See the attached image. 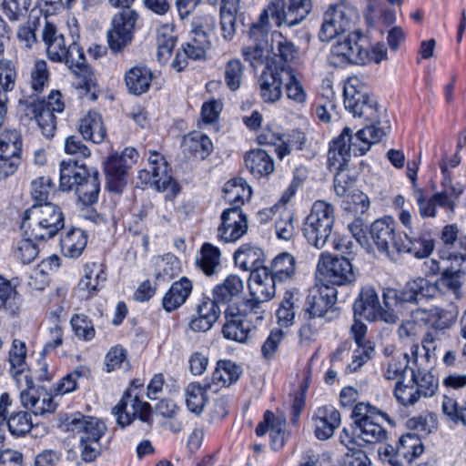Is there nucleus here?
<instances>
[{
  "label": "nucleus",
  "mask_w": 466,
  "mask_h": 466,
  "mask_svg": "<svg viewBox=\"0 0 466 466\" xmlns=\"http://www.w3.org/2000/svg\"><path fill=\"white\" fill-rule=\"evenodd\" d=\"M409 353H402L390 359L385 366L383 376L388 380H400L409 368Z\"/></svg>",
  "instance_id": "obj_56"
},
{
  "label": "nucleus",
  "mask_w": 466,
  "mask_h": 466,
  "mask_svg": "<svg viewBox=\"0 0 466 466\" xmlns=\"http://www.w3.org/2000/svg\"><path fill=\"white\" fill-rule=\"evenodd\" d=\"M410 382L415 384L420 397L428 398L433 396L439 385L435 376L429 371H422L420 369L415 370L413 368H410Z\"/></svg>",
  "instance_id": "obj_48"
},
{
  "label": "nucleus",
  "mask_w": 466,
  "mask_h": 466,
  "mask_svg": "<svg viewBox=\"0 0 466 466\" xmlns=\"http://www.w3.org/2000/svg\"><path fill=\"white\" fill-rule=\"evenodd\" d=\"M191 33L192 38L183 47L190 59H201L210 46L209 35L207 31L199 29H192Z\"/></svg>",
  "instance_id": "obj_47"
},
{
  "label": "nucleus",
  "mask_w": 466,
  "mask_h": 466,
  "mask_svg": "<svg viewBox=\"0 0 466 466\" xmlns=\"http://www.w3.org/2000/svg\"><path fill=\"white\" fill-rule=\"evenodd\" d=\"M220 219L221 224L218 228V235L226 243L236 242L248 232V217L238 207L225 209L220 216Z\"/></svg>",
  "instance_id": "obj_16"
},
{
  "label": "nucleus",
  "mask_w": 466,
  "mask_h": 466,
  "mask_svg": "<svg viewBox=\"0 0 466 466\" xmlns=\"http://www.w3.org/2000/svg\"><path fill=\"white\" fill-rule=\"evenodd\" d=\"M348 42H351L349 52V65H367L369 64V56L367 55V39L359 31H354L347 35Z\"/></svg>",
  "instance_id": "obj_46"
},
{
  "label": "nucleus",
  "mask_w": 466,
  "mask_h": 466,
  "mask_svg": "<svg viewBox=\"0 0 466 466\" xmlns=\"http://www.w3.org/2000/svg\"><path fill=\"white\" fill-rule=\"evenodd\" d=\"M42 38L48 59L55 63L65 64L81 79L80 87L91 93L92 100L96 99V78L92 68L86 62L83 48L75 40L66 43L65 36L58 33L56 26L48 21H46L42 30Z\"/></svg>",
  "instance_id": "obj_1"
},
{
  "label": "nucleus",
  "mask_w": 466,
  "mask_h": 466,
  "mask_svg": "<svg viewBox=\"0 0 466 466\" xmlns=\"http://www.w3.org/2000/svg\"><path fill=\"white\" fill-rule=\"evenodd\" d=\"M370 235L377 249L389 258L396 260L401 235L395 230L391 218L375 220L370 228Z\"/></svg>",
  "instance_id": "obj_14"
},
{
  "label": "nucleus",
  "mask_w": 466,
  "mask_h": 466,
  "mask_svg": "<svg viewBox=\"0 0 466 466\" xmlns=\"http://www.w3.org/2000/svg\"><path fill=\"white\" fill-rule=\"evenodd\" d=\"M351 417L355 424L354 436L367 443H376L386 439L387 431L380 425V420L392 424L387 413L363 402L355 405Z\"/></svg>",
  "instance_id": "obj_6"
},
{
  "label": "nucleus",
  "mask_w": 466,
  "mask_h": 466,
  "mask_svg": "<svg viewBox=\"0 0 466 466\" xmlns=\"http://www.w3.org/2000/svg\"><path fill=\"white\" fill-rule=\"evenodd\" d=\"M191 290L192 283L187 278L174 282L163 298L164 309L168 312L175 310L186 301Z\"/></svg>",
  "instance_id": "obj_36"
},
{
  "label": "nucleus",
  "mask_w": 466,
  "mask_h": 466,
  "mask_svg": "<svg viewBox=\"0 0 466 466\" xmlns=\"http://www.w3.org/2000/svg\"><path fill=\"white\" fill-rule=\"evenodd\" d=\"M244 289L242 279L237 275H229L213 289V299L218 303L228 304L238 298Z\"/></svg>",
  "instance_id": "obj_35"
},
{
  "label": "nucleus",
  "mask_w": 466,
  "mask_h": 466,
  "mask_svg": "<svg viewBox=\"0 0 466 466\" xmlns=\"http://www.w3.org/2000/svg\"><path fill=\"white\" fill-rule=\"evenodd\" d=\"M441 241L446 249L461 248L466 250V236L459 229L457 224H448L441 231Z\"/></svg>",
  "instance_id": "obj_54"
},
{
  "label": "nucleus",
  "mask_w": 466,
  "mask_h": 466,
  "mask_svg": "<svg viewBox=\"0 0 466 466\" xmlns=\"http://www.w3.org/2000/svg\"><path fill=\"white\" fill-rule=\"evenodd\" d=\"M334 221L333 206L326 201L317 200L303 226V235L309 244L319 249L324 248L331 234Z\"/></svg>",
  "instance_id": "obj_7"
},
{
  "label": "nucleus",
  "mask_w": 466,
  "mask_h": 466,
  "mask_svg": "<svg viewBox=\"0 0 466 466\" xmlns=\"http://www.w3.org/2000/svg\"><path fill=\"white\" fill-rule=\"evenodd\" d=\"M344 106L354 117L366 122L363 128L382 129L383 137L390 126L385 110L378 104L376 97L370 95L357 76L348 78L343 90Z\"/></svg>",
  "instance_id": "obj_2"
},
{
  "label": "nucleus",
  "mask_w": 466,
  "mask_h": 466,
  "mask_svg": "<svg viewBox=\"0 0 466 466\" xmlns=\"http://www.w3.org/2000/svg\"><path fill=\"white\" fill-rule=\"evenodd\" d=\"M179 264V260L170 254L157 258L156 265L158 268V271L155 275V285H159L161 281H168L177 275L180 268Z\"/></svg>",
  "instance_id": "obj_51"
},
{
  "label": "nucleus",
  "mask_w": 466,
  "mask_h": 466,
  "mask_svg": "<svg viewBox=\"0 0 466 466\" xmlns=\"http://www.w3.org/2000/svg\"><path fill=\"white\" fill-rule=\"evenodd\" d=\"M337 289L327 284H316L309 289L305 300V315L309 319L320 318L333 307Z\"/></svg>",
  "instance_id": "obj_17"
},
{
  "label": "nucleus",
  "mask_w": 466,
  "mask_h": 466,
  "mask_svg": "<svg viewBox=\"0 0 466 466\" xmlns=\"http://www.w3.org/2000/svg\"><path fill=\"white\" fill-rule=\"evenodd\" d=\"M53 192H55V184L49 177H40L31 183V194L35 203L47 202Z\"/></svg>",
  "instance_id": "obj_62"
},
{
  "label": "nucleus",
  "mask_w": 466,
  "mask_h": 466,
  "mask_svg": "<svg viewBox=\"0 0 466 466\" xmlns=\"http://www.w3.org/2000/svg\"><path fill=\"white\" fill-rule=\"evenodd\" d=\"M105 266L101 263H87L84 268V276L80 279L77 289L81 299H89L100 290L106 282Z\"/></svg>",
  "instance_id": "obj_22"
},
{
  "label": "nucleus",
  "mask_w": 466,
  "mask_h": 466,
  "mask_svg": "<svg viewBox=\"0 0 466 466\" xmlns=\"http://www.w3.org/2000/svg\"><path fill=\"white\" fill-rule=\"evenodd\" d=\"M21 306V299L16 289L8 280L0 277V309L15 313Z\"/></svg>",
  "instance_id": "obj_53"
},
{
  "label": "nucleus",
  "mask_w": 466,
  "mask_h": 466,
  "mask_svg": "<svg viewBox=\"0 0 466 466\" xmlns=\"http://www.w3.org/2000/svg\"><path fill=\"white\" fill-rule=\"evenodd\" d=\"M382 137V129L361 128L353 135L352 130L345 127L340 135L330 143L328 151L329 168L333 171L347 169L351 152L354 155H364Z\"/></svg>",
  "instance_id": "obj_3"
},
{
  "label": "nucleus",
  "mask_w": 466,
  "mask_h": 466,
  "mask_svg": "<svg viewBox=\"0 0 466 466\" xmlns=\"http://www.w3.org/2000/svg\"><path fill=\"white\" fill-rule=\"evenodd\" d=\"M284 80L285 73L282 72V66L265 67L258 79L259 96L263 102L273 104L281 98Z\"/></svg>",
  "instance_id": "obj_20"
},
{
  "label": "nucleus",
  "mask_w": 466,
  "mask_h": 466,
  "mask_svg": "<svg viewBox=\"0 0 466 466\" xmlns=\"http://www.w3.org/2000/svg\"><path fill=\"white\" fill-rule=\"evenodd\" d=\"M161 175L157 176V172H154V169H143L140 170L137 176V179L140 181L141 185L150 186L155 187L157 191H165L167 189L174 190L176 187V182L172 179L171 176H168V181H165L166 183H162Z\"/></svg>",
  "instance_id": "obj_59"
},
{
  "label": "nucleus",
  "mask_w": 466,
  "mask_h": 466,
  "mask_svg": "<svg viewBox=\"0 0 466 466\" xmlns=\"http://www.w3.org/2000/svg\"><path fill=\"white\" fill-rule=\"evenodd\" d=\"M88 170L84 165H78L77 161H66L60 163V188L64 191L74 189V187L85 180Z\"/></svg>",
  "instance_id": "obj_33"
},
{
  "label": "nucleus",
  "mask_w": 466,
  "mask_h": 466,
  "mask_svg": "<svg viewBox=\"0 0 466 466\" xmlns=\"http://www.w3.org/2000/svg\"><path fill=\"white\" fill-rule=\"evenodd\" d=\"M79 132L83 138L91 140L93 143L98 144L102 142L106 137V128L103 125L101 116L93 111L80 120Z\"/></svg>",
  "instance_id": "obj_38"
},
{
  "label": "nucleus",
  "mask_w": 466,
  "mask_h": 466,
  "mask_svg": "<svg viewBox=\"0 0 466 466\" xmlns=\"http://www.w3.org/2000/svg\"><path fill=\"white\" fill-rule=\"evenodd\" d=\"M312 0H269V4L261 15L266 20L268 16L276 19L278 26L292 27L299 25L311 12Z\"/></svg>",
  "instance_id": "obj_10"
},
{
  "label": "nucleus",
  "mask_w": 466,
  "mask_h": 466,
  "mask_svg": "<svg viewBox=\"0 0 466 466\" xmlns=\"http://www.w3.org/2000/svg\"><path fill=\"white\" fill-rule=\"evenodd\" d=\"M49 80V71L45 60H36L31 70V87L36 93H40L47 86Z\"/></svg>",
  "instance_id": "obj_63"
},
{
  "label": "nucleus",
  "mask_w": 466,
  "mask_h": 466,
  "mask_svg": "<svg viewBox=\"0 0 466 466\" xmlns=\"http://www.w3.org/2000/svg\"><path fill=\"white\" fill-rule=\"evenodd\" d=\"M133 1L108 0L112 6L124 7L122 11L114 15L112 27L107 32L108 46L115 53L122 51L132 41L135 25L138 18V14L129 8V5Z\"/></svg>",
  "instance_id": "obj_8"
},
{
  "label": "nucleus",
  "mask_w": 466,
  "mask_h": 466,
  "mask_svg": "<svg viewBox=\"0 0 466 466\" xmlns=\"http://www.w3.org/2000/svg\"><path fill=\"white\" fill-rule=\"evenodd\" d=\"M317 272L323 275L329 282L343 286L356 281L357 276L350 259L341 257H333L329 253H322L317 264Z\"/></svg>",
  "instance_id": "obj_15"
},
{
  "label": "nucleus",
  "mask_w": 466,
  "mask_h": 466,
  "mask_svg": "<svg viewBox=\"0 0 466 466\" xmlns=\"http://www.w3.org/2000/svg\"><path fill=\"white\" fill-rule=\"evenodd\" d=\"M313 422L316 437L319 440H328L340 424V413L331 405L323 406L317 410Z\"/></svg>",
  "instance_id": "obj_25"
},
{
  "label": "nucleus",
  "mask_w": 466,
  "mask_h": 466,
  "mask_svg": "<svg viewBox=\"0 0 466 466\" xmlns=\"http://www.w3.org/2000/svg\"><path fill=\"white\" fill-rule=\"evenodd\" d=\"M26 350L24 342L14 339L9 352L10 372L18 388L32 384V376L25 363Z\"/></svg>",
  "instance_id": "obj_23"
},
{
  "label": "nucleus",
  "mask_w": 466,
  "mask_h": 466,
  "mask_svg": "<svg viewBox=\"0 0 466 466\" xmlns=\"http://www.w3.org/2000/svg\"><path fill=\"white\" fill-rule=\"evenodd\" d=\"M423 452V445L420 437L408 433L402 435L397 445V455L401 458L404 466H408L413 460Z\"/></svg>",
  "instance_id": "obj_43"
},
{
  "label": "nucleus",
  "mask_w": 466,
  "mask_h": 466,
  "mask_svg": "<svg viewBox=\"0 0 466 466\" xmlns=\"http://www.w3.org/2000/svg\"><path fill=\"white\" fill-rule=\"evenodd\" d=\"M352 308L354 318H362L369 321L377 320L380 303L375 289L371 286L362 287Z\"/></svg>",
  "instance_id": "obj_24"
},
{
  "label": "nucleus",
  "mask_w": 466,
  "mask_h": 466,
  "mask_svg": "<svg viewBox=\"0 0 466 466\" xmlns=\"http://www.w3.org/2000/svg\"><path fill=\"white\" fill-rule=\"evenodd\" d=\"M74 189L84 205H92L96 202L100 191L98 172L96 170L88 172L85 180L80 181Z\"/></svg>",
  "instance_id": "obj_45"
},
{
  "label": "nucleus",
  "mask_w": 466,
  "mask_h": 466,
  "mask_svg": "<svg viewBox=\"0 0 466 466\" xmlns=\"http://www.w3.org/2000/svg\"><path fill=\"white\" fill-rule=\"evenodd\" d=\"M458 311L455 309L447 310L439 307L429 309H415V319L424 320V325L432 324L448 329L451 327L457 318Z\"/></svg>",
  "instance_id": "obj_31"
},
{
  "label": "nucleus",
  "mask_w": 466,
  "mask_h": 466,
  "mask_svg": "<svg viewBox=\"0 0 466 466\" xmlns=\"http://www.w3.org/2000/svg\"><path fill=\"white\" fill-rule=\"evenodd\" d=\"M177 39L170 25H165L157 28V56L160 61H167L176 45Z\"/></svg>",
  "instance_id": "obj_52"
},
{
  "label": "nucleus",
  "mask_w": 466,
  "mask_h": 466,
  "mask_svg": "<svg viewBox=\"0 0 466 466\" xmlns=\"http://www.w3.org/2000/svg\"><path fill=\"white\" fill-rule=\"evenodd\" d=\"M268 31L269 25L264 15H260L259 20L253 24L249 29L248 35L250 40L253 41L248 46L243 47L242 55L250 66L257 68L259 66L268 65V58L271 53V47L268 46Z\"/></svg>",
  "instance_id": "obj_11"
},
{
  "label": "nucleus",
  "mask_w": 466,
  "mask_h": 466,
  "mask_svg": "<svg viewBox=\"0 0 466 466\" xmlns=\"http://www.w3.org/2000/svg\"><path fill=\"white\" fill-rule=\"evenodd\" d=\"M212 390V384L202 386L199 383H189L185 390V399L187 410L197 415L202 413L208 402L207 390Z\"/></svg>",
  "instance_id": "obj_40"
},
{
  "label": "nucleus",
  "mask_w": 466,
  "mask_h": 466,
  "mask_svg": "<svg viewBox=\"0 0 466 466\" xmlns=\"http://www.w3.org/2000/svg\"><path fill=\"white\" fill-rule=\"evenodd\" d=\"M150 405L142 401L137 395H132L131 391L127 390L120 401L113 408V414L116 418V422L121 427H126L137 416L142 421H147L150 415Z\"/></svg>",
  "instance_id": "obj_18"
},
{
  "label": "nucleus",
  "mask_w": 466,
  "mask_h": 466,
  "mask_svg": "<svg viewBox=\"0 0 466 466\" xmlns=\"http://www.w3.org/2000/svg\"><path fill=\"white\" fill-rule=\"evenodd\" d=\"M394 396L404 406L413 405L421 398L415 384L410 380L408 384L398 380L394 388Z\"/></svg>",
  "instance_id": "obj_61"
},
{
  "label": "nucleus",
  "mask_w": 466,
  "mask_h": 466,
  "mask_svg": "<svg viewBox=\"0 0 466 466\" xmlns=\"http://www.w3.org/2000/svg\"><path fill=\"white\" fill-rule=\"evenodd\" d=\"M65 426L66 431L78 436L82 460L86 462L95 461L102 451L100 439L106 431L105 423L96 418L76 413L66 418Z\"/></svg>",
  "instance_id": "obj_5"
},
{
  "label": "nucleus",
  "mask_w": 466,
  "mask_h": 466,
  "mask_svg": "<svg viewBox=\"0 0 466 466\" xmlns=\"http://www.w3.org/2000/svg\"><path fill=\"white\" fill-rule=\"evenodd\" d=\"M220 250L210 243H204L199 255L196 258V266L207 276L217 273L220 265Z\"/></svg>",
  "instance_id": "obj_44"
},
{
  "label": "nucleus",
  "mask_w": 466,
  "mask_h": 466,
  "mask_svg": "<svg viewBox=\"0 0 466 466\" xmlns=\"http://www.w3.org/2000/svg\"><path fill=\"white\" fill-rule=\"evenodd\" d=\"M87 243V236L80 228H72L61 238V250L66 257H79Z\"/></svg>",
  "instance_id": "obj_41"
},
{
  "label": "nucleus",
  "mask_w": 466,
  "mask_h": 466,
  "mask_svg": "<svg viewBox=\"0 0 466 466\" xmlns=\"http://www.w3.org/2000/svg\"><path fill=\"white\" fill-rule=\"evenodd\" d=\"M240 8L220 6V28L225 40H231L236 33L237 13Z\"/></svg>",
  "instance_id": "obj_60"
},
{
  "label": "nucleus",
  "mask_w": 466,
  "mask_h": 466,
  "mask_svg": "<svg viewBox=\"0 0 466 466\" xmlns=\"http://www.w3.org/2000/svg\"><path fill=\"white\" fill-rule=\"evenodd\" d=\"M268 269L278 283L289 281L296 273V259L290 253L282 252L272 259Z\"/></svg>",
  "instance_id": "obj_34"
},
{
  "label": "nucleus",
  "mask_w": 466,
  "mask_h": 466,
  "mask_svg": "<svg viewBox=\"0 0 466 466\" xmlns=\"http://www.w3.org/2000/svg\"><path fill=\"white\" fill-rule=\"evenodd\" d=\"M153 79L151 70L143 65L131 67L125 74V83L128 92L135 96H140L148 91Z\"/></svg>",
  "instance_id": "obj_30"
},
{
  "label": "nucleus",
  "mask_w": 466,
  "mask_h": 466,
  "mask_svg": "<svg viewBox=\"0 0 466 466\" xmlns=\"http://www.w3.org/2000/svg\"><path fill=\"white\" fill-rule=\"evenodd\" d=\"M65 218L60 207L50 203H35L23 215L21 229L25 236L35 240L54 238L64 228Z\"/></svg>",
  "instance_id": "obj_4"
},
{
  "label": "nucleus",
  "mask_w": 466,
  "mask_h": 466,
  "mask_svg": "<svg viewBox=\"0 0 466 466\" xmlns=\"http://www.w3.org/2000/svg\"><path fill=\"white\" fill-rule=\"evenodd\" d=\"M226 322L222 329L224 337L239 343H245L248 340V334L251 331V324L245 317L225 312Z\"/></svg>",
  "instance_id": "obj_28"
},
{
  "label": "nucleus",
  "mask_w": 466,
  "mask_h": 466,
  "mask_svg": "<svg viewBox=\"0 0 466 466\" xmlns=\"http://www.w3.org/2000/svg\"><path fill=\"white\" fill-rule=\"evenodd\" d=\"M351 42H348L347 35L339 38L335 44L332 45L329 56L328 63L334 67H344L349 65V52Z\"/></svg>",
  "instance_id": "obj_55"
},
{
  "label": "nucleus",
  "mask_w": 466,
  "mask_h": 466,
  "mask_svg": "<svg viewBox=\"0 0 466 466\" xmlns=\"http://www.w3.org/2000/svg\"><path fill=\"white\" fill-rule=\"evenodd\" d=\"M285 425L286 420L283 417L276 416L273 412L267 410L263 421L256 428V433L258 436H263L266 432H269L271 448L278 451L282 448L285 441Z\"/></svg>",
  "instance_id": "obj_26"
},
{
  "label": "nucleus",
  "mask_w": 466,
  "mask_h": 466,
  "mask_svg": "<svg viewBox=\"0 0 466 466\" xmlns=\"http://www.w3.org/2000/svg\"><path fill=\"white\" fill-rule=\"evenodd\" d=\"M282 72L285 73L284 81H286L285 86L288 98L296 104H304L307 94L301 83L298 80L293 68L289 65L282 66Z\"/></svg>",
  "instance_id": "obj_49"
},
{
  "label": "nucleus",
  "mask_w": 466,
  "mask_h": 466,
  "mask_svg": "<svg viewBox=\"0 0 466 466\" xmlns=\"http://www.w3.org/2000/svg\"><path fill=\"white\" fill-rule=\"evenodd\" d=\"M241 372V368L235 362L228 360H219L212 373L211 384L228 387L239 379Z\"/></svg>",
  "instance_id": "obj_39"
},
{
  "label": "nucleus",
  "mask_w": 466,
  "mask_h": 466,
  "mask_svg": "<svg viewBox=\"0 0 466 466\" xmlns=\"http://www.w3.org/2000/svg\"><path fill=\"white\" fill-rule=\"evenodd\" d=\"M271 53L284 62H291L298 56L296 46L281 33L272 35Z\"/></svg>",
  "instance_id": "obj_50"
},
{
  "label": "nucleus",
  "mask_w": 466,
  "mask_h": 466,
  "mask_svg": "<svg viewBox=\"0 0 466 466\" xmlns=\"http://www.w3.org/2000/svg\"><path fill=\"white\" fill-rule=\"evenodd\" d=\"M234 261L242 270L250 271V273L266 268L263 266L264 251L260 248L248 243L243 244L235 251Z\"/></svg>",
  "instance_id": "obj_27"
},
{
  "label": "nucleus",
  "mask_w": 466,
  "mask_h": 466,
  "mask_svg": "<svg viewBox=\"0 0 466 466\" xmlns=\"http://www.w3.org/2000/svg\"><path fill=\"white\" fill-rule=\"evenodd\" d=\"M357 17V10L353 5L341 1L329 5L322 15L319 38L321 42H328L337 35L349 30Z\"/></svg>",
  "instance_id": "obj_9"
},
{
  "label": "nucleus",
  "mask_w": 466,
  "mask_h": 466,
  "mask_svg": "<svg viewBox=\"0 0 466 466\" xmlns=\"http://www.w3.org/2000/svg\"><path fill=\"white\" fill-rule=\"evenodd\" d=\"M434 246V239L429 235L410 230L401 236L398 255L409 253L416 258H425L432 253Z\"/></svg>",
  "instance_id": "obj_21"
},
{
  "label": "nucleus",
  "mask_w": 466,
  "mask_h": 466,
  "mask_svg": "<svg viewBox=\"0 0 466 466\" xmlns=\"http://www.w3.org/2000/svg\"><path fill=\"white\" fill-rule=\"evenodd\" d=\"M225 82L227 86L236 91L240 87L243 76V66L238 59L229 60L225 66Z\"/></svg>",
  "instance_id": "obj_64"
},
{
  "label": "nucleus",
  "mask_w": 466,
  "mask_h": 466,
  "mask_svg": "<svg viewBox=\"0 0 466 466\" xmlns=\"http://www.w3.org/2000/svg\"><path fill=\"white\" fill-rule=\"evenodd\" d=\"M44 107L41 99L36 95L19 99L17 105V115L21 120L33 121Z\"/></svg>",
  "instance_id": "obj_58"
},
{
  "label": "nucleus",
  "mask_w": 466,
  "mask_h": 466,
  "mask_svg": "<svg viewBox=\"0 0 466 466\" xmlns=\"http://www.w3.org/2000/svg\"><path fill=\"white\" fill-rule=\"evenodd\" d=\"M278 282L270 276L268 268H259L250 273L248 289L251 299L247 301L250 313L261 319L260 304L271 299L275 295V286Z\"/></svg>",
  "instance_id": "obj_13"
},
{
  "label": "nucleus",
  "mask_w": 466,
  "mask_h": 466,
  "mask_svg": "<svg viewBox=\"0 0 466 466\" xmlns=\"http://www.w3.org/2000/svg\"><path fill=\"white\" fill-rule=\"evenodd\" d=\"M137 152L133 147L125 148L121 154L112 153L105 162L107 187L110 191L121 192L126 185L127 172L136 162Z\"/></svg>",
  "instance_id": "obj_12"
},
{
  "label": "nucleus",
  "mask_w": 466,
  "mask_h": 466,
  "mask_svg": "<svg viewBox=\"0 0 466 466\" xmlns=\"http://www.w3.org/2000/svg\"><path fill=\"white\" fill-rule=\"evenodd\" d=\"M4 424H6L10 433L15 437L24 436L33 426L31 417L26 411L11 413Z\"/></svg>",
  "instance_id": "obj_57"
},
{
  "label": "nucleus",
  "mask_w": 466,
  "mask_h": 466,
  "mask_svg": "<svg viewBox=\"0 0 466 466\" xmlns=\"http://www.w3.org/2000/svg\"><path fill=\"white\" fill-rule=\"evenodd\" d=\"M19 389L22 406L34 415L44 416L56 410V404L54 402L52 395L42 387L35 388L33 380L32 384L24 385Z\"/></svg>",
  "instance_id": "obj_19"
},
{
  "label": "nucleus",
  "mask_w": 466,
  "mask_h": 466,
  "mask_svg": "<svg viewBox=\"0 0 466 466\" xmlns=\"http://www.w3.org/2000/svg\"><path fill=\"white\" fill-rule=\"evenodd\" d=\"M223 192L225 199L238 208H240V206L245 200L249 199L252 194L251 187L241 177L228 181L224 185Z\"/></svg>",
  "instance_id": "obj_42"
},
{
  "label": "nucleus",
  "mask_w": 466,
  "mask_h": 466,
  "mask_svg": "<svg viewBox=\"0 0 466 466\" xmlns=\"http://www.w3.org/2000/svg\"><path fill=\"white\" fill-rule=\"evenodd\" d=\"M184 152H187L201 159H205L213 150L209 137L201 132L193 131L186 135L182 141Z\"/></svg>",
  "instance_id": "obj_37"
},
{
  "label": "nucleus",
  "mask_w": 466,
  "mask_h": 466,
  "mask_svg": "<svg viewBox=\"0 0 466 466\" xmlns=\"http://www.w3.org/2000/svg\"><path fill=\"white\" fill-rule=\"evenodd\" d=\"M245 163L249 172L257 178L267 177L274 171V162L268 152L254 149L245 156Z\"/></svg>",
  "instance_id": "obj_32"
},
{
  "label": "nucleus",
  "mask_w": 466,
  "mask_h": 466,
  "mask_svg": "<svg viewBox=\"0 0 466 466\" xmlns=\"http://www.w3.org/2000/svg\"><path fill=\"white\" fill-rule=\"evenodd\" d=\"M402 289L404 301L408 303L417 304L420 300L434 298L437 294L434 282L422 277L409 280Z\"/></svg>",
  "instance_id": "obj_29"
}]
</instances>
